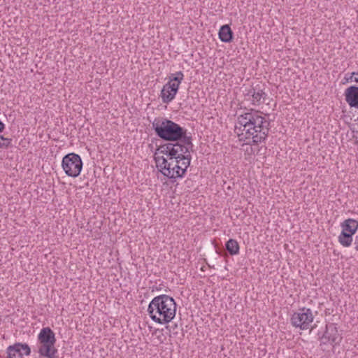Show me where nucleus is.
<instances>
[{
  "label": "nucleus",
  "mask_w": 358,
  "mask_h": 358,
  "mask_svg": "<svg viewBox=\"0 0 358 358\" xmlns=\"http://www.w3.org/2000/svg\"><path fill=\"white\" fill-rule=\"evenodd\" d=\"M155 160L157 167L164 176L171 179L184 176V171L182 170V166H180V160L173 159L168 162L163 156L155 157Z\"/></svg>",
  "instance_id": "nucleus-5"
},
{
  "label": "nucleus",
  "mask_w": 358,
  "mask_h": 358,
  "mask_svg": "<svg viewBox=\"0 0 358 358\" xmlns=\"http://www.w3.org/2000/svg\"><path fill=\"white\" fill-rule=\"evenodd\" d=\"M252 145H254L252 143V140L251 141H248V143H244L242 145L243 147H245L246 146V148L244 149V151L246 154L249 155H255L256 150H255V148H253L252 147Z\"/></svg>",
  "instance_id": "nucleus-21"
},
{
  "label": "nucleus",
  "mask_w": 358,
  "mask_h": 358,
  "mask_svg": "<svg viewBox=\"0 0 358 358\" xmlns=\"http://www.w3.org/2000/svg\"><path fill=\"white\" fill-rule=\"evenodd\" d=\"M313 319L312 310L310 308H302L292 314L291 323L294 327L306 330L310 327Z\"/></svg>",
  "instance_id": "nucleus-8"
},
{
  "label": "nucleus",
  "mask_w": 358,
  "mask_h": 358,
  "mask_svg": "<svg viewBox=\"0 0 358 358\" xmlns=\"http://www.w3.org/2000/svg\"><path fill=\"white\" fill-rule=\"evenodd\" d=\"M219 38L224 43H230L233 40V31L229 24L222 25L219 31Z\"/></svg>",
  "instance_id": "nucleus-16"
},
{
  "label": "nucleus",
  "mask_w": 358,
  "mask_h": 358,
  "mask_svg": "<svg viewBox=\"0 0 358 358\" xmlns=\"http://www.w3.org/2000/svg\"><path fill=\"white\" fill-rule=\"evenodd\" d=\"M62 166L68 176L76 178L83 168L81 157L74 152L69 153L63 157Z\"/></svg>",
  "instance_id": "nucleus-7"
},
{
  "label": "nucleus",
  "mask_w": 358,
  "mask_h": 358,
  "mask_svg": "<svg viewBox=\"0 0 358 358\" xmlns=\"http://www.w3.org/2000/svg\"><path fill=\"white\" fill-rule=\"evenodd\" d=\"M262 113L255 109H250L237 117L235 129L242 131L238 134L240 141L252 140L253 144L264 142L270 130V121L262 115Z\"/></svg>",
  "instance_id": "nucleus-1"
},
{
  "label": "nucleus",
  "mask_w": 358,
  "mask_h": 358,
  "mask_svg": "<svg viewBox=\"0 0 358 358\" xmlns=\"http://www.w3.org/2000/svg\"><path fill=\"white\" fill-rule=\"evenodd\" d=\"M152 129L157 136L166 141H180L187 145H192V137L187 135V129L178 124L167 120H155Z\"/></svg>",
  "instance_id": "nucleus-3"
},
{
  "label": "nucleus",
  "mask_w": 358,
  "mask_h": 358,
  "mask_svg": "<svg viewBox=\"0 0 358 358\" xmlns=\"http://www.w3.org/2000/svg\"><path fill=\"white\" fill-rule=\"evenodd\" d=\"M148 313L156 323L168 324L176 316V303L173 298L166 294L155 296L148 306Z\"/></svg>",
  "instance_id": "nucleus-2"
},
{
  "label": "nucleus",
  "mask_w": 358,
  "mask_h": 358,
  "mask_svg": "<svg viewBox=\"0 0 358 358\" xmlns=\"http://www.w3.org/2000/svg\"><path fill=\"white\" fill-rule=\"evenodd\" d=\"M353 76L355 77L354 81L357 83H358V71L357 72H352L351 73L350 78L352 79Z\"/></svg>",
  "instance_id": "nucleus-22"
},
{
  "label": "nucleus",
  "mask_w": 358,
  "mask_h": 358,
  "mask_svg": "<svg viewBox=\"0 0 358 358\" xmlns=\"http://www.w3.org/2000/svg\"><path fill=\"white\" fill-rule=\"evenodd\" d=\"M11 138H5L3 136H0V148H8L11 145Z\"/></svg>",
  "instance_id": "nucleus-20"
},
{
  "label": "nucleus",
  "mask_w": 358,
  "mask_h": 358,
  "mask_svg": "<svg viewBox=\"0 0 358 358\" xmlns=\"http://www.w3.org/2000/svg\"><path fill=\"white\" fill-rule=\"evenodd\" d=\"M341 227L342 228V231L354 235L358 229V221L349 218L344 220L341 224Z\"/></svg>",
  "instance_id": "nucleus-15"
},
{
  "label": "nucleus",
  "mask_w": 358,
  "mask_h": 358,
  "mask_svg": "<svg viewBox=\"0 0 358 358\" xmlns=\"http://www.w3.org/2000/svg\"><path fill=\"white\" fill-rule=\"evenodd\" d=\"M183 79L184 74L180 71L170 75L169 80L163 86L160 93L164 103H169L174 99Z\"/></svg>",
  "instance_id": "nucleus-4"
},
{
  "label": "nucleus",
  "mask_w": 358,
  "mask_h": 358,
  "mask_svg": "<svg viewBox=\"0 0 358 358\" xmlns=\"http://www.w3.org/2000/svg\"><path fill=\"white\" fill-rule=\"evenodd\" d=\"M225 247L231 255H235L239 253V244L235 239L230 238L226 243Z\"/></svg>",
  "instance_id": "nucleus-17"
},
{
  "label": "nucleus",
  "mask_w": 358,
  "mask_h": 358,
  "mask_svg": "<svg viewBox=\"0 0 358 358\" xmlns=\"http://www.w3.org/2000/svg\"><path fill=\"white\" fill-rule=\"evenodd\" d=\"M261 149H262V148H259V149H258V150L257 151V154H258V153H259V152H260Z\"/></svg>",
  "instance_id": "nucleus-25"
},
{
  "label": "nucleus",
  "mask_w": 358,
  "mask_h": 358,
  "mask_svg": "<svg viewBox=\"0 0 358 358\" xmlns=\"http://www.w3.org/2000/svg\"><path fill=\"white\" fill-rule=\"evenodd\" d=\"M193 147V144L187 145L180 141H171L159 146L157 151L166 155L169 161L178 159L179 158L189 154V149Z\"/></svg>",
  "instance_id": "nucleus-6"
},
{
  "label": "nucleus",
  "mask_w": 358,
  "mask_h": 358,
  "mask_svg": "<svg viewBox=\"0 0 358 358\" xmlns=\"http://www.w3.org/2000/svg\"><path fill=\"white\" fill-rule=\"evenodd\" d=\"M319 338L320 345H327L328 343L333 345L338 343V339L341 340V338L339 336L336 324L331 323L326 325L324 333Z\"/></svg>",
  "instance_id": "nucleus-9"
},
{
  "label": "nucleus",
  "mask_w": 358,
  "mask_h": 358,
  "mask_svg": "<svg viewBox=\"0 0 358 358\" xmlns=\"http://www.w3.org/2000/svg\"><path fill=\"white\" fill-rule=\"evenodd\" d=\"M354 245L355 249L358 251V236L355 237Z\"/></svg>",
  "instance_id": "nucleus-23"
},
{
  "label": "nucleus",
  "mask_w": 358,
  "mask_h": 358,
  "mask_svg": "<svg viewBox=\"0 0 358 358\" xmlns=\"http://www.w3.org/2000/svg\"><path fill=\"white\" fill-rule=\"evenodd\" d=\"M6 353L7 358H15L17 355L22 358L23 355H30L31 349L27 343H15L14 345H9L7 348Z\"/></svg>",
  "instance_id": "nucleus-10"
},
{
  "label": "nucleus",
  "mask_w": 358,
  "mask_h": 358,
  "mask_svg": "<svg viewBox=\"0 0 358 358\" xmlns=\"http://www.w3.org/2000/svg\"><path fill=\"white\" fill-rule=\"evenodd\" d=\"M55 334L50 327H43L38 335V345L56 343Z\"/></svg>",
  "instance_id": "nucleus-11"
},
{
  "label": "nucleus",
  "mask_w": 358,
  "mask_h": 358,
  "mask_svg": "<svg viewBox=\"0 0 358 358\" xmlns=\"http://www.w3.org/2000/svg\"><path fill=\"white\" fill-rule=\"evenodd\" d=\"M5 129V125L0 120V133L2 132L3 131V129Z\"/></svg>",
  "instance_id": "nucleus-24"
},
{
  "label": "nucleus",
  "mask_w": 358,
  "mask_h": 358,
  "mask_svg": "<svg viewBox=\"0 0 358 358\" xmlns=\"http://www.w3.org/2000/svg\"><path fill=\"white\" fill-rule=\"evenodd\" d=\"M55 343L38 345V353L42 357L47 358H58V350L55 348Z\"/></svg>",
  "instance_id": "nucleus-13"
},
{
  "label": "nucleus",
  "mask_w": 358,
  "mask_h": 358,
  "mask_svg": "<svg viewBox=\"0 0 358 358\" xmlns=\"http://www.w3.org/2000/svg\"><path fill=\"white\" fill-rule=\"evenodd\" d=\"M352 236L353 235L349 233L342 231L338 236V242L344 247H349L351 245L352 242Z\"/></svg>",
  "instance_id": "nucleus-18"
},
{
  "label": "nucleus",
  "mask_w": 358,
  "mask_h": 358,
  "mask_svg": "<svg viewBox=\"0 0 358 358\" xmlns=\"http://www.w3.org/2000/svg\"><path fill=\"white\" fill-rule=\"evenodd\" d=\"M345 101L351 108H358V87L352 85L345 91Z\"/></svg>",
  "instance_id": "nucleus-12"
},
{
  "label": "nucleus",
  "mask_w": 358,
  "mask_h": 358,
  "mask_svg": "<svg viewBox=\"0 0 358 358\" xmlns=\"http://www.w3.org/2000/svg\"><path fill=\"white\" fill-rule=\"evenodd\" d=\"M245 95L252 97V104L254 106L260 105L264 102L262 101V99L264 100L266 96L264 90L257 87L250 89Z\"/></svg>",
  "instance_id": "nucleus-14"
},
{
  "label": "nucleus",
  "mask_w": 358,
  "mask_h": 358,
  "mask_svg": "<svg viewBox=\"0 0 358 358\" xmlns=\"http://www.w3.org/2000/svg\"><path fill=\"white\" fill-rule=\"evenodd\" d=\"M191 159L192 157L190 154H187L178 159V160H180V166H182L181 169L184 171V173H185L187 169L190 165Z\"/></svg>",
  "instance_id": "nucleus-19"
},
{
  "label": "nucleus",
  "mask_w": 358,
  "mask_h": 358,
  "mask_svg": "<svg viewBox=\"0 0 358 358\" xmlns=\"http://www.w3.org/2000/svg\"><path fill=\"white\" fill-rule=\"evenodd\" d=\"M357 120H358V117H357Z\"/></svg>",
  "instance_id": "nucleus-26"
}]
</instances>
